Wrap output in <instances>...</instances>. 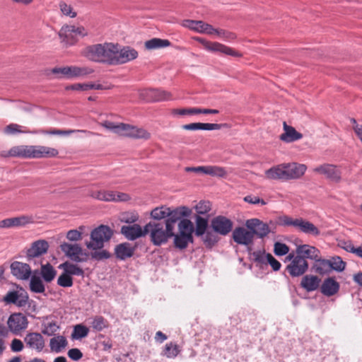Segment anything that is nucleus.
Listing matches in <instances>:
<instances>
[{
  "label": "nucleus",
  "mask_w": 362,
  "mask_h": 362,
  "mask_svg": "<svg viewBox=\"0 0 362 362\" xmlns=\"http://www.w3.org/2000/svg\"><path fill=\"white\" fill-rule=\"evenodd\" d=\"M59 154L57 149L45 146L21 145L12 147L8 151H3L4 157H18L22 158H54Z\"/></svg>",
  "instance_id": "f257e3e1"
},
{
  "label": "nucleus",
  "mask_w": 362,
  "mask_h": 362,
  "mask_svg": "<svg viewBox=\"0 0 362 362\" xmlns=\"http://www.w3.org/2000/svg\"><path fill=\"white\" fill-rule=\"evenodd\" d=\"M306 169L304 164L284 163L270 168L265 170L264 174L269 180L287 181L300 178L305 174Z\"/></svg>",
  "instance_id": "f03ea898"
},
{
  "label": "nucleus",
  "mask_w": 362,
  "mask_h": 362,
  "mask_svg": "<svg viewBox=\"0 0 362 362\" xmlns=\"http://www.w3.org/2000/svg\"><path fill=\"white\" fill-rule=\"evenodd\" d=\"M115 43L104 42L86 47L81 52L82 55L89 61L113 65L115 54Z\"/></svg>",
  "instance_id": "7ed1b4c3"
},
{
  "label": "nucleus",
  "mask_w": 362,
  "mask_h": 362,
  "mask_svg": "<svg viewBox=\"0 0 362 362\" xmlns=\"http://www.w3.org/2000/svg\"><path fill=\"white\" fill-rule=\"evenodd\" d=\"M174 230L165 226V222H149L145 226L146 235L150 233L154 245L160 246L174 236Z\"/></svg>",
  "instance_id": "20e7f679"
},
{
  "label": "nucleus",
  "mask_w": 362,
  "mask_h": 362,
  "mask_svg": "<svg viewBox=\"0 0 362 362\" xmlns=\"http://www.w3.org/2000/svg\"><path fill=\"white\" fill-rule=\"evenodd\" d=\"M6 134L13 135L19 133L23 134H51V135H69L74 132H82L85 133L88 135L94 134L93 132H88L86 130H79V129H71V130H60V129H51L49 131H44V130H35L30 131L26 127L19 125L18 124L12 123L7 125L4 130Z\"/></svg>",
  "instance_id": "39448f33"
},
{
  "label": "nucleus",
  "mask_w": 362,
  "mask_h": 362,
  "mask_svg": "<svg viewBox=\"0 0 362 362\" xmlns=\"http://www.w3.org/2000/svg\"><path fill=\"white\" fill-rule=\"evenodd\" d=\"M112 235L111 228L105 225H101L93 230L90 234L91 241L86 243L88 249L96 250L103 247L104 243L108 241Z\"/></svg>",
  "instance_id": "423d86ee"
},
{
  "label": "nucleus",
  "mask_w": 362,
  "mask_h": 362,
  "mask_svg": "<svg viewBox=\"0 0 362 362\" xmlns=\"http://www.w3.org/2000/svg\"><path fill=\"white\" fill-rule=\"evenodd\" d=\"M286 259L290 262L286 267V271L292 277H298L303 276L308 269V262L303 257L298 254L291 252L286 257Z\"/></svg>",
  "instance_id": "0eeeda50"
},
{
  "label": "nucleus",
  "mask_w": 362,
  "mask_h": 362,
  "mask_svg": "<svg viewBox=\"0 0 362 362\" xmlns=\"http://www.w3.org/2000/svg\"><path fill=\"white\" fill-rule=\"evenodd\" d=\"M88 32L83 27L66 25L62 27L59 32V36L62 42L67 45H72L78 40V37H84Z\"/></svg>",
  "instance_id": "6e6552de"
},
{
  "label": "nucleus",
  "mask_w": 362,
  "mask_h": 362,
  "mask_svg": "<svg viewBox=\"0 0 362 362\" xmlns=\"http://www.w3.org/2000/svg\"><path fill=\"white\" fill-rule=\"evenodd\" d=\"M28 320L24 314L15 313L8 317L6 327L8 333L11 332L14 335H20L28 328Z\"/></svg>",
  "instance_id": "1a4fd4ad"
},
{
  "label": "nucleus",
  "mask_w": 362,
  "mask_h": 362,
  "mask_svg": "<svg viewBox=\"0 0 362 362\" xmlns=\"http://www.w3.org/2000/svg\"><path fill=\"white\" fill-rule=\"evenodd\" d=\"M60 248L64 255L73 262H83L87 259L88 254L83 252L79 244L63 243L61 244Z\"/></svg>",
  "instance_id": "9d476101"
},
{
  "label": "nucleus",
  "mask_w": 362,
  "mask_h": 362,
  "mask_svg": "<svg viewBox=\"0 0 362 362\" xmlns=\"http://www.w3.org/2000/svg\"><path fill=\"white\" fill-rule=\"evenodd\" d=\"M115 54H114L113 65L126 64L138 57V52L134 48L130 47H122L115 43Z\"/></svg>",
  "instance_id": "9b49d317"
},
{
  "label": "nucleus",
  "mask_w": 362,
  "mask_h": 362,
  "mask_svg": "<svg viewBox=\"0 0 362 362\" xmlns=\"http://www.w3.org/2000/svg\"><path fill=\"white\" fill-rule=\"evenodd\" d=\"M315 173L324 175L327 179L339 183L341 180V171L339 168L333 164L325 163L313 169Z\"/></svg>",
  "instance_id": "f8f14e48"
},
{
  "label": "nucleus",
  "mask_w": 362,
  "mask_h": 362,
  "mask_svg": "<svg viewBox=\"0 0 362 362\" xmlns=\"http://www.w3.org/2000/svg\"><path fill=\"white\" fill-rule=\"evenodd\" d=\"M192 210L187 206H179L175 209L169 208V214L165 220V226L174 230L175 223L183 217H189Z\"/></svg>",
  "instance_id": "ddd939ff"
},
{
  "label": "nucleus",
  "mask_w": 362,
  "mask_h": 362,
  "mask_svg": "<svg viewBox=\"0 0 362 362\" xmlns=\"http://www.w3.org/2000/svg\"><path fill=\"white\" fill-rule=\"evenodd\" d=\"M28 293L23 288L18 291H10L4 297L6 304H13L17 307H25L28 301Z\"/></svg>",
  "instance_id": "4468645a"
},
{
  "label": "nucleus",
  "mask_w": 362,
  "mask_h": 362,
  "mask_svg": "<svg viewBox=\"0 0 362 362\" xmlns=\"http://www.w3.org/2000/svg\"><path fill=\"white\" fill-rule=\"evenodd\" d=\"M49 247L48 243L44 240L35 241L32 243L30 247L27 250V259L29 262H33L35 264V258L41 257L47 252Z\"/></svg>",
  "instance_id": "2eb2a0df"
},
{
  "label": "nucleus",
  "mask_w": 362,
  "mask_h": 362,
  "mask_svg": "<svg viewBox=\"0 0 362 362\" xmlns=\"http://www.w3.org/2000/svg\"><path fill=\"white\" fill-rule=\"evenodd\" d=\"M245 226L253 233V235H256L260 238L267 236L271 232L269 225L258 218L247 220Z\"/></svg>",
  "instance_id": "dca6fc26"
},
{
  "label": "nucleus",
  "mask_w": 362,
  "mask_h": 362,
  "mask_svg": "<svg viewBox=\"0 0 362 362\" xmlns=\"http://www.w3.org/2000/svg\"><path fill=\"white\" fill-rule=\"evenodd\" d=\"M25 346L37 352H41L45 348V339L38 332H28L24 337Z\"/></svg>",
  "instance_id": "f3484780"
},
{
  "label": "nucleus",
  "mask_w": 362,
  "mask_h": 362,
  "mask_svg": "<svg viewBox=\"0 0 362 362\" xmlns=\"http://www.w3.org/2000/svg\"><path fill=\"white\" fill-rule=\"evenodd\" d=\"M211 225L214 232L226 235L232 230L233 224L229 218L223 216H218L211 220Z\"/></svg>",
  "instance_id": "a211bd4d"
},
{
  "label": "nucleus",
  "mask_w": 362,
  "mask_h": 362,
  "mask_svg": "<svg viewBox=\"0 0 362 362\" xmlns=\"http://www.w3.org/2000/svg\"><path fill=\"white\" fill-rule=\"evenodd\" d=\"M11 274L19 280L30 279L32 270L28 264L15 261L11 264Z\"/></svg>",
  "instance_id": "6ab92c4d"
},
{
  "label": "nucleus",
  "mask_w": 362,
  "mask_h": 362,
  "mask_svg": "<svg viewBox=\"0 0 362 362\" xmlns=\"http://www.w3.org/2000/svg\"><path fill=\"white\" fill-rule=\"evenodd\" d=\"M204 46V48L208 51L211 52H218L221 53H223L226 55L233 56L239 57H241L242 54L238 52L235 51L233 48L226 46L219 42H210L205 40L201 41Z\"/></svg>",
  "instance_id": "aec40b11"
},
{
  "label": "nucleus",
  "mask_w": 362,
  "mask_h": 362,
  "mask_svg": "<svg viewBox=\"0 0 362 362\" xmlns=\"http://www.w3.org/2000/svg\"><path fill=\"white\" fill-rule=\"evenodd\" d=\"M122 136L148 140L151 134L144 128L124 124Z\"/></svg>",
  "instance_id": "412c9836"
},
{
  "label": "nucleus",
  "mask_w": 362,
  "mask_h": 362,
  "mask_svg": "<svg viewBox=\"0 0 362 362\" xmlns=\"http://www.w3.org/2000/svg\"><path fill=\"white\" fill-rule=\"evenodd\" d=\"M91 197L100 201L117 202L126 201L128 195L124 193L115 194L112 191H96L93 192Z\"/></svg>",
  "instance_id": "4be33fe9"
},
{
  "label": "nucleus",
  "mask_w": 362,
  "mask_h": 362,
  "mask_svg": "<svg viewBox=\"0 0 362 362\" xmlns=\"http://www.w3.org/2000/svg\"><path fill=\"white\" fill-rule=\"evenodd\" d=\"M182 25L194 31L209 35H213L215 31L212 25L202 21L185 20Z\"/></svg>",
  "instance_id": "5701e85b"
},
{
  "label": "nucleus",
  "mask_w": 362,
  "mask_h": 362,
  "mask_svg": "<svg viewBox=\"0 0 362 362\" xmlns=\"http://www.w3.org/2000/svg\"><path fill=\"white\" fill-rule=\"evenodd\" d=\"M121 233L129 240H134L142 236L146 235L145 226L144 228L139 224L122 226Z\"/></svg>",
  "instance_id": "b1692460"
},
{
  "label": "nucleus",
  "mask_w": 362,
  "mask_h": 362,
  "mask_svg": "<svg viewBox=\"0 0 362 362\" xmlns=\"http://www.w3.org/2000/svg\"><path fill=\"white\" fill-rule=\"evenodd\" d=\"M33 218L28 216H21L9 218H5L0 221L1 228H10L15 227H22L28 223H32Z\"/></svg>",
  "instance_id": "393cba45"
},
{
  "label": "nucleus",
  "mask_w": 362,
  "mask_h": 362,
  "mask_svg": "<svg viewBox=\"0 0 362 362\" xmlns=\"http://www.w3.org/2000/svg\"><path fill=\"white\" fill-rule=\"evenodd\" d=\"M233 238L239 245H248L252 243L254 238L251 231L243 227H238L233 231Z\"/></svg>",
  "instance_id": "a878e982"
},
{
  "label": "nucleus",
  "mask_w": 362,
  "mask_h": 362,
  "mask_svg": "<svg viewBox=\"0 0 362 362\" xmlns=\"http://www.w3.org/2000/svg\"><path fill=\"white\" fill-rule=\"evenodd\" d=\"M296 253L303 257L305 259H310L314 261L318 259L320 255V251L317 247L307 244L298 245Z\"/></svg>",
  "instance_id": "bb28decb"
},
{
  "label": "nucleus",
  "mask_w": 362,
  "mask_h": 362,
  "mask_svg": "<svg viewBox=\"0 0 362 362\" xmlns=\"http://www.w3.org/2000/svg\"><path fill=\"white\" fill-rule=\"evenodd\" d=\"M284 132L280 135V139L286 143H291L303 138V134L296 130L291 126H289L286 122L283 124Z\"/></svg>",
  "instance_id": "cd10ccee"
},
{
  "label": "nucleus",
  "mask_w": 362,
  "mask_h": 362,
  "mask_svg": "<svg viewBox=\"0 0 362 362\" xmlns=\"http://www.w3.org/2000/svg\"><path fill=\"white\" fill-rule=\"evenodd\" d=\"M296 228L308 235L317 236L320 234V230L313 223L301 218H297Z\"/></svg>",
  "instance_id": "c85d7f7f"
},
{
  "label": "nucleus",
  "mask_w": 362,
  "mask_h": 362,
  "mask_svg": "<svg viewBox=\"0 0 362 362\" xmlns=\"http://www.w3.org/2000/svg\"><path fill=\"white\" fill-rule=\"evenodd\" d=\"M94 72V70L87 66H67V76L66 78H75L79 77H83L87 75L91 74Z\"/></svg>",
  "instance_id": "c756f323"
},
{
  "label": "nucleus",
  "mask_w": 362,
  "mask_h": 362,
  "mask_svg": "<svg viewBox=\"0 0 362 362\" xmlns=\"http://www.w3.org/2000/svg\"><path fill=\"white\" fill-rule=\"evenodd\" d=\"M223 124L216 123H190L184 124L182 128L185 130L195 131V130H218L220 129Z\"/></svg>",
  "instance_id": "7c9ffc66"
},
{
  "label": "nucleus",
  "mask_w": 362,
  "mask_h": 362,
  "mask_svg": "<svg viewBox=\"0 0 362 362\" xmlns=\"http://www.w3.org/2000/svg\"><path fill=\"white\" fill-rule=\"evenodd\" d=\"M135 248L129 243H121L116 246L115 252L117 258L124 260L133 256Z\"/></svg>",
  "instance_id": "2f4dec72"
},
{
  "label": "nucleus",
  "mask_w": 362,
  "mask_h": 362,
  "mask_svg": "<svg viewBox=\"0 0 362 362\" xmlns=\"http://www.w3.org/2000/svg\"><path fill=\"white\" fill-rule=\"evenodd\" d=\"M339 283L331 277L325 279L321 286L322 293L327 296H334L339 291Z\"/></svg>",
  "instance_id": "473e14b6"
},
{
  "label": "nucleus",
  "mask_w": 362,
  "mask_h": 362,
  "mask_svg": "<svg viewBox=\"0 0 362 362\" xmlns=\"http://www.w3.org/2000/svg\"><path fill=\"white\" fill-rule=\"evenodd\" d=\"M38 273V270H35L33 274L30 276L29 287L33 293H42L45 291V286L41 278L37 275Z\"/></svg>",
  "instance_id": "72a5a7b5"
},
{
  "label": "nucleus",
  "mask_w": 362,
  "mask_h": 362,
  "mask_svg": "<svg viewBox=\"0 0 362 362\" xmlns=\"http://www.w3.org/2000/svg\"><path fill=\"white\" fill-rule=\"evenodd\" d=\"M320 279L313 275H305L302 278L300 286L308 292L313 291L319 287Z\"/></svg>",
  "instance_id": "f704fd0d"
},
{
  "label": "nucleus",
  "mask_w": 362,
  "mask_h": 362,
  "mask_svg": "<svg viewBox=\"0 0 362 362\" xmlns=\"http://www.w3.org/2000/svg\"><path fill=\"white\" fill-rule=\"evenodd\" d=\"M67 345L66 339L62 335L54 336L49 340V347L52 351L59 353Z\"/></svg>",
  "instance_id": "c9c22d12"
},
{
  "label": "nucleus",
  "mask_w": 362,
  "mask_h": 362,
  "mask_svg": "<svg viewBox=\"0 0 362 362\" xmlns=\"http://www.w3.org/2000/svg\"><path fill=\"white\" fill-rule=\"evenodd\" d=\"M180 352L181 349L180 346L177 344L170 341L165 345L161 352V355L168 358H175Z\"/></svg>",
  "instance_id": "e433bc0d"
},
{
  "label": "nucleus",
  "mask_w": 362,
  "mask_h": 362,
  "mask_svg": "<svg viewBox=\"0 0 362 362\" xmlns=\"http://www.w3.org/2000/svg\"><path fill=\"white\" fill-rule=\"evenodd\" d=\"M175 246L179 249H185L187 247L189 242H192V235L180 233L177 235L174 234Z\"/></svg>",
  "instance_id": "4c0bfd02"
},
{
  "label": "nucleus",
  "mask_w": 362,
  "mask_h": 362,
  "mask_svg": "<svg viewBox=\"0 0 362 362\" xmlns=\"http://www.w3.org/2000/svg\"><path fill=\"white\" fill-rule=\"evenodd\" d=\"M40 274L43 280L49 283L54 279L57 272L49 263H47L41 265Z\"/></svg>",
  "instance_id": "58836bf2"
},
{
  "label": "nucleus",
  "mask_w": 362,
  "mask_h": 362,
  "mask_svg": "<svg viewBox=\"0 0 362 362\" xmlns=\"http://www.w3.org/2000/svg\"><path fill=\"white\" fill-rule=\"evenodd\" d=\"M59 268L63 269L64 271L70 276L75 275L78 276H83L84 275V272L80 267L69 262H65L60 264Z\"/></svg>",
  "instance_id": "ea45409f"
},
{
  "label": "nucleus",
  "mask_w": 362,
  "mask_h": 362,
  "mask_svg": "<svg viewBox=\"0 0 362 362\" xmlns=\"http://www.w3.org/2000/svg\"><path fill=\"white\" fill-rule=\"evenodd\" d=\"M147 95L150 99L153 101H160L168 100L170 98V93L160 89H151L147 90Z\"/></svg>",
  "instance_id": "a19ab883"
},
{
  "label": "nucleus",
  "mask_w": 362,
  "mask_h": 362,
  "mask_svg": "<svg viewBox=\"0 0 362 362\" xmlns=\"http://www.w3.org/2000/svg\"><path fill=\"white\" fill-rule=\"evenodd\" d=\"M314 264L315 272L320 274H325L330 272V262L327 259H321L320 257L318 259L315 260Z\"/></svg>",
  "instance_id": "79ce46f5"
},
{
  "label": "nucleus",
  "mask_w": 362,
  "mask_h": 362,
  "mask_svg": "<svg viewBox=\"0 0 362 362\" xmlns=\"http://www.w3.org/2000/svg\"><path fill=\"white\" fill-rule=\"evenodd\" d=\"M170 42L168 40L153 38L145 42V46L148 49H153L170 46Z\"/></svg>",
  "instance_id": "37998d69"
},
{
  "label": "nucleus",
  "mask_w": 362,
  "mask_h": 362,
  "mask_svg": "<svg viewBox=\"0 0 362 362\" xmlns=\"http://www.w3.org/2000/svg\"><path fill=\"white\" fill-rule=\"evenodd\" d=\"M205 175L213 177H225L227 172L224 168L217 165H206Z\"/></svg>",
  "instance_id": "c03bdc74"
},
{
  "label": "nucleus",
  "mask_w": 362,
  "mask_h": 362,
  "mask_svg": "<svg viewBox=\"0 0 362 362\" xmlns=\"http://www.w3.org/2000/svg\"><path fill=\"white\" fill-rule=\"evenodd\" d=\"M105 129L112 131V132L122 136L124 123H115L110 121H105L101 124Z\"/></svg>",
  "instance_id": "a18cd8bd"
},
{
  "label": "nucleus",
  "mask_w": 362,
  "mask_h": 362,
  "mask_svg": "<svg viewBox=\"0 0 362 362\" xmlns=\"http://www.w3.org/2000/svg\"><path fill=\"white\" fill-rule=\"evenodd\" d=\"M168 214H169V207L167 206H160L156 207L151 212V216L152 218L155 220H161L165 218H168Z\"/></svg>",
  "instance_id": "49530a36"
},
{
  "label": "nucleus",
  "mask_w": 362,
  "mask_h": 362,
  "mask_svg": "<svg viewBox=\"0 0 362 362\" xmlns=\"http://www.w3.org/2000/svg\"><path fill=\"white\" fill-rule=\"evenodd\" d=\"M42 332L47 336H53L59 329V326L56 322H47L42 324Z\"/></svg>",
  "instance_id": "de8ad7c7"
},
{
  "label": "nucleus",
  "mask_w": 362,
  "mask_h": 362,
  "mask_svg": "<svg viewBox=\"0 0 362 362\" xmlns=\"http://www.w3.org/2000/svg\"><path fill=\"white\" fill-rule=\"evenodd\" d=\"M329 262H330V271L332 269L341 272L346 267V263L339 256L333 257Z\"/></svg>",
  "instance_id": "09e8293b"
},
{
  "label": "nucleus",
  "mask_w": 362,
  "mask_h": 362,
  "mask_svg": "<svg viewBox=\"0 0 362 362\" xmlns=\"http://www.w3.org/2000/svg\"><path fill=\"white\" fill-rule=\"evenodd\" d=\"M208 226L207 220L201 216H197L196 218V229L195 234L197 236L203 235L206 231Z\"/></svg>",
  "instance_id": "8fccbe9b"
},
{
  "label": "nucleus",
  "mask_w": 362,
  "mask_h": 362,
  "mask_svg": "<svg viewBox=\"0 0 362 362\" xmlns=\"http://www.w3.org/2000/svg\"><path fill=\"white\" fill-rule=\"evenodd\" d=\"M88 334V329L82 325H76L72 332V337L75 339H79L86 337Z\"/></svg>",
  "instance_id": "3c124183"
},
{
  "label": "nucleus",
  "mask_w": 362,
  "mask_h": 362,
  "mask_svg": "<svg viewBox=\"0 0 362 362\" xmlns=\"http://www.w3.org/2000/svg\"><path fill=\"white\" fill-rule=\"evenodd\" d=\"M25 346V344L24 340L22 341L17 338H13L9 344L10 350L13 353H19L23 351Z\"/></svg>",
  "instance_id": "603ef678"
},
{
  "label": "nucleus",
  "mask_w": 362,
  "mask_h": 362,
  "mask_svg": "<svg viewBox=\"0 0 362 362\" xmlns=\"http://www.w3.org/2000/svg\"><path fill=\"white\" fill-rule=\"evenodd\" d=\"M202 236L205 245L208 247H211L218 241L216 235L211 231H207L206 233H204V234Z\"/></svg>",
  "instance_id": "864d4df0"
},
{
  "label": "nucleus",
  "mask_w": 362,
  "mask_h": 362,
  "mask_svg": "<svg viewBox=\"0 0 362 362\" xmlns=\"http://www.w3.org/2000/svg\"><path fill=\"white\" fill-rule=\"evenodd\" d=\"M91 327L96 331H101L107 327V322L102 316H95L91 322Z\"/></svg>",
  "instance_id": "5fc2aeb1"
},
{
  "label": "nucleus",
  "mask_w": 362,
  "mask_h": 362,
  "mask_svg": "<svg viewBox=\"0 0 362 362\" xmlns=\"http://www.w3.org/2000/svg\"><path fill=\"white\" fill-rule=\"evenodd\" d=\"M57 284L62 287H71L73 285V279L69 274L64 271L58 277Z\"/></svg>",
  "instance_id": "6e6d98bb"
},
{
  "label": "nucleus",
  "mask_w": 362,
  "mask_h": 362,
  "mask_svg": "<svg viewBox=\"0 0 362 362\" xmlns=\"http://www.w3.org/2000/svg\"><path fill=\"white\" fill-rule=\"evenodd\" d=\"M180 233L192 235L193 226L192 223L188 219H182L178 224Z\"/></svg>",
  "instance_id": "4d7b16f0"
},
{
  "label": "nucleus",
  "mask_w": 362,
  "mask_h": 362,
  "mask_svg": "<svg viewBox=\"0 0 362 362\" xmlns=\"http://www.w3.org/2000/svg\"><path fill=\"white\" fill-rule=\"evenodd\" d=\"M8 336V330L2 324H0V355L5 351L6 346L5 339Z\"/></svg>",
  "instance_id": "13d9d810"
},
{
  "label": "nucleus",
  "mask_w": 362,
  "mask_h": 362,
  "mask_svg": "<svg viewBox=\"0 0 362 362\" xmlns=\"http://www.w3.org/2000/svg\"><path fill=\"white\" fill-rule=\"evenodd\" d=\"M289 247L285 243L276 242L274 245V252L277 256H283L288 253Z\"/></svg>",
  "instance_id": "bf43d9fd"
},
{
  "label": "nucleus",
  "mask_w": 362,
  "mask_h": 362,
  "mask_svg": "<svg viewBox=\"0 0 362 362\" xmlns=\"http://www.w3.org/2000/svg\"><path fill=\"white\" fill-rule=\"evenodd\" d=\"M195 209L199 214H206L211 210V204L208 201H201L196 205Z\"/></svg>",
  "instance_id": "052dcab7"
},
{
  "label": "nucleus",
  "mask_w": 362,
  "mask_h": 362,
  "mask_svg": "<svg viewBox=\"0 0 362 362\" xmlns=\"http://www.w3.org/2000/svg\"><path fill=\"white\" fill-rule=\"evenodd\" d=\"M59 8L64 15L70 18H74L76 16V13L73 11V8L71 5L62 1L59 3Z\"/></svg>",
  "instance_id": "680f3d73"
},
{
  "label": "nucleus",
  "mask_w": 362,
  "mask_h": 362,
  "mask_svg": "<svg viewBox=\"0 0 362 362\" xmlns=\"http://www.w3.org/2000/svg\"><path fill=\"white\" fill-rule=\"evenodd\" d=\"M253 260L259 264H267V254L264 252L257 251L252 255Z\"/></svg>",
  "instance_id": "e2e57ef3"
},
{
  "label": "nucleus",
  "mask_w": 362,
  "mask_h": 362,
  "mask_svg": "<svg viewBox=\"0 0 362 362\" xmlns=\"http://www.w3.org/2000/svg\"><path fill=\"white\" fill-rule=\"evenodd\" d=\"M279 223L284 226H293L296 227L297 218L293 219L288 216H282L279 218Z\"/></svg>",
  "instance_id": "0e129e2a"
},
{
  "label": "nucleus",
  "mask_w": 362,
  "mask_h": 362,
  "mask_svg": "<svg viewBox=\"0 0 362 362\" xmlns=\"http://www.w3.org/2000/svg\"><path fill=\"white\" fill-rule=\"evenodd\" d=\"M243 200L245 202L249 203L250 204H261L262 206L267 204V202L264 199H260L259 197L254 196L252 194L245 196L243 198Z\"/></svg>",
  "instance_id": "69168bd1"
},
{
  "label": "nucleus",
  "mask_w": 362,
  "mask_h": 362,
  "mask_svg": "<svg viewBox=\"0 0 362 362\" xmlns=\"http://www.w3.org/2000/svg\"><path fill=\"white\" fill-rule=\"evenodd\" d=\"M66 238L70 241H78L82 238V232L78 230H70L66 233Z\"/></svg>",
  "instance_id": "338daca9"
},
{
  "label": "nucleus",
  "mask_w": 362,
  "mask_h": 362,
  "mask_svg": "<svg viewBox=\"0 0 362 362\" xmlns=\"http://www.w3.org/2000/svg\"><path fill=\"white\" fill-rule=\"evenodd\" d=\"M267 264H269L274 271H279L281 268V263L276 259L271 254L267 253Z\"/></svg>",
  "instance_id": "774afa93"
}]
</instances>
